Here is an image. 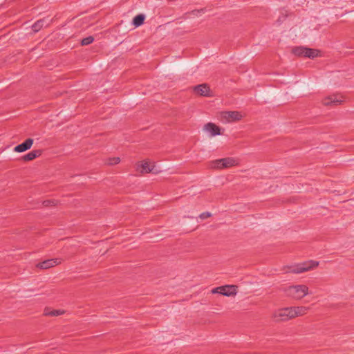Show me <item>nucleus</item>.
<instances>
[{"instance_id": "obj_14", "label": "nucleus", "mask_w": 354, "mask_h": 354, "mask_svg": "<svg viewBox=\"0 0 354 354\" xmlns=\"http://www.w3.org/2000/svg\"><path fill=\"white\" fill-rule=\"evenodd\" d=\"M41 155V150L37 149L31 151L30 152L28 153L27 154L24 155L22 157L23 160L24 161H30L40 156Z\"/></svg>"}, {"instance_id": "obj_23", "label": "nucleus", "mask_w": 354, "mask_h": 354, "mask_svg": "<svg viewBox=\"0 0 354 354\" xmlns=\"http://www.w3.org/2000/svg\"><path fill=\"white\" fill-rule=\"evenodd\" d=\"M212 292L213 294H216V293L221 294V290H220V289H218V287H217V288L212 289Z\"/></svg>"}, {"instance_id": "obj_9", "label": "nucleus", "mask_w": 354, "mask_h": 354, "mask_svg": "<svg viewBox=\"0 0 354 354\" xmlns=\"http://www.w3.org/2000/svg\"><path fill=\"white\" fill-rule=\"evenodd\" d=\"M61 262H62L61 259H47L42 262L39 263L37 265V267L39 268H41V269H48L55 266L59 265V263H61Z\"/></svg>"}, {"instance_id": "obj_22", "label": "nucleus", "mask_w": 354, "mask_h": 354, "mask_svg": "<svg viewBox=\"0 0 354 354\" xmlns=\"http://www.w3.org/2000/svg\"><path fill=\"white\" fill-rule=\"evenodd\" d=\"M211 216V214L209 212H203L201 214H200L199 217L202 219H205L206 218H208Z\"/></svg>"}, {"instance_id": "obj_18", "label": "nucleus", "mask_w": 354, "mask_h": 354, "mask_svg": "<svg viewBox=\"0 0 354 354\" xmlns=\"http://www.w3.org/2000/svg\"><path fill=\"white\" fill-rule=\"evenodd\" d=\"M45 24V21L44 20H39L37 21L36 23L34 24V25L32 26V30L35 31V32H37L40 30V28L41 27H43Z\"/></svg>"}, {"instance_id": "obj_17", "label": "nucleus", "mask_w": 354, "mask_h": 354, "mask_svg": "<svg viewBox=\"0 0 354 354\" xmlns=\"http://www.w3.org/2000/svg\"><path fill=\"white\" fill-rule=\"evenodd\" d=\"M145 20V16L143 15H138L133 18V24L136 27H138L142 25Z\"/></svg>"}, {"instance_id": "obj_5", "label": "nucleus", "mask_w": 354, "mask_h": 354, "mask_svg": "<svg viewBox=\"0 0 354 354\" xmlns=\"http://www.w3.org/2000/svg\"><path fill=\"white\" fill-rule=\"evenodd\" d=\"M272 317L277 322H286L293 319L290 307L283 308L274 311Z\"/></svg>"}, {"instance_id": "obj_6", "label": "nucleus", "mask_w": 354, "mask_h": 354, "mask_svg": "<svg viewBox=\"0 0 354 354\" xmlns=\"http://www.w3.org/2000/svg\"><path fill=\"white\" fill-rule=\"evenodd\" d=\"M221 120L223 122H233L239 121L243 118V115L239 111H222L220 113Z\"/></svg>"}, {"instance_id": "obj_25", "label": "nucleus", "mask_w": 354, "mask_h": 354, "mask_svg": "<svg viewBox=\"0 0 354 354\" xmlns=\"http://www.w3.org/2000/svg\"><path fill=\"white\" fill-rule=\"evenodd\" d=\"M52 203H53V202L52 201ZM50 203H51V201H46L44 202V204L45 206L49 205Z\"/></svg>"}, {"instance_id": "obj_1", "label": "nucleus", "mask_w": 354, "mask_h": 354, "mask_svg": "<svg viewBox=\"0 0 354 354\" xmlns=\"http://www.w3.org/2000/svg\"><path fill=\"white\" fill-rule=\"evenodd\" d=\"M283 292L287 297L297 300H300L309 294L308 286L302 284L286 287Z\"/></svg>"}, {"instance_id": "obj_10", "label": "nucleus", "mask_w": 354, "mask_h": 354, "mask_svg": "<svg viewBox=\"0 0 354 354\" xmlns=\"http://www.w3.org/2000/svg\"><path fill=\"white\" fill-rule=\"evenodd\" d=\"M204 130L211 136L221 135V129L219 127L212 122H209L204 126Z\"/></svg>"}, {"instance_id": "obj_3", "label": "nucleus", "mask_w": 354, "mask_h": 354, "mask_svg": "<svg viewBox=\"0 0 354 354\" xmlns=\"http://www.w3.org/2000/svg\"><path fill=\"white\" fill-rule=\"evenodd\" d=\"M319 265L318 261H305L301 263H298L297 265H295L292 266L290 268L289 272L294 273V274H299L304 272H307L310 270H312L316 267H317Z\"/></svg>"}, {"instance_id": "obj_20", "label": "nucleus", "mask_w": 354, "mask_h": 354, "mask_svg": "<svg viewBox=\"0 0 354 354\" xmlns=\"http://www.w3.org/2000/svg\"><path fill=\"white\" fill-rule=\"evenodd\" d=\"M94 40V38L92 36H89L86 37L82 40V44L83 46H86L91 44Z\"/></svg>"}, {"instance_id": "obj_8", "label": "nucleus", "mask_w": 354, "mask_h": 354, "mask_svg": "<svg viewBox=\"0 0 354 354\" xmlns=\"http://www.w3.org/2000/svg\"><path fill=\"white\" fill-rule=\"evenodd\" d=\"M34 142V140L32 138H28L21 144H19L15 147L14 151L17 153L24 152L31 148Z\"/></svg>"}, {"instance_id": "obj_2", "label": "nucleus", "mask_w": 354, "mask_h": 354, "mask_svg": "<svg viewBox=\"0 0 354 354\" xmlns=\"http://www.w3.org/2000/svg\"><path fill=\"white\" fill-rule=\"evenodd\" d=\"M292 53L298 57L315 59L322 56L320 50L315 48H310L305 46H297L292 48Z\"/></svg>"}, {"instance_id": "obj_21", "label": "nucleus", "mask_w": 354, "mask_h": 354, "mask_svg": "<svg viewBox=\"0 0 354 354\" xmlns=\"http://www.w3.org/2000/svg\"><path fill=\"white\" fill-rule=\"evenodd\" d=\"M209 86H208L206 84H198V85L194 86L192 88L198 89V88H209Z\"/></svg>"}, {"instance_id": "obj_15", "label": "nucleus", "mask_w": 354, "mask_h": 354, "mask_svg": "<svg viewBox=\"0 0 354 354\" xmlns=\"http://www.w3.org/2000/svg\"><path fill=\"white\" fill-rule=\"evenodd\" d=\"M65 311L64 310H51L50 308H45L44 311V315L45 316H50V317H57L62 315H64Z\"/></svg>"}, {"instance_id": "obj_11", "label": "nucleus", "mask_w": 354, "mask_h": 354, "mask_svg": "<svg viewBox=\"0 0 354 354\" xmlns=\"http://www.w3.org/2000/svg\"><path fill=\"white\" fill-rule=\"evenodd\" d=\"M218 289L221 290V295L224 296H231L236 294V286L226 285L223 286H219Z\"/></svg>"}, {"instance_id": "obj_16", "label": "nucleus", "mask_w": 354, "mask_h": 354, "mask_svg": "<svg viewBox=\"0 0 354 354\" xmlns=\"http://www.w3.org/2000/svg\"><path fill=\"white\" fill-rule=\"evenodd\" d=\"M196 95L212 97L214 95V90H194Z\"/></svg>"}, {"instance_id": "obj_13", "label": "nucleus", "mask_w": 354, "mask_h": 354, "mask_svg": "<svg viewBox=\"0 0 354 354\" xmlns=\"http://www.w3.org/2000/svg\"><path fill=\"white\" fill-rule=\"evenodd\" d=\"M292 318L300 317L306 315L309 310V307L306 306H294L290 307Z\"/></svg>"}, {"instance_id": "obj_19", "label": "nucleus", "mask_w": 354, "mask_h": 354, "mask_svg": "<svg viewBox=\"0 0 354 354\" xmlns=\"http://www.w3.org/2000/svg\"><path fill=\"white\" fill-rule=\"evenodd\" d=\"M120 159L119 157L110 158L107 160L106 163L109 165H117L120 162Z\"/></svg>"}, {"instance_id": "obj_4", "label": "nucleus", "mask_w": 354, "mask_h": 354, "mask_svg": "<svg viewBox=\"0 0 354 354\" xmlns=\"http://www.w3.org/2000/svg\"><path fill=\"white\" fill-rule=\"evenodd\" d=\"M236 164V160L233 158H224L212 161L209 166L213 169H224L232 167Z\"/></svg>"}, {"instance_id": "obj_7", "label": "nucleus", "mask_w": 354, "mask_h": 354, "mask_svg": "<svg viewBox=\"0 0 354 354\" xmlns=\"http://www.w3.org/2000/svg\"><path fill=\"white\" fill-rule=\"evenodd\" d=\"M345 102V97L339 93H336L325 97L322 103L324 105H338Z\"/></svg>"}, {"instance_id": "obj_24", "label": "nucleus", "mask_w": 354, "mask_h": 354, "mask_svg": "<svg viewBox=\"0 0 354 354\" xmlns=\"http://www.w3.org/2000/svg\"><path fill=\"white\" fill-rule=\"evenodd\" d=\"M203 12V9L202 10H194V11H193V14L194 15H198V14H199L201 12Z\"/></svg>"}, {"instance_id": "obj_12", "label": "nucleus", "mask_w": 354, "mask_h": 354, "mask_svg": "<svg viewBox=\"0 0 354 354\" xmlns=\"http://www.w3.org/2000/svg\"><path fill=\"white\" fill-rule=\"evenodd\" d=\"M141 173H153L157 174L159 171L156 168V166L149 162H144L140 165Z\"/></svg>"}]
</instances>
